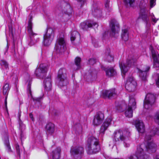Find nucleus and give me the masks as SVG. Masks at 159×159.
I'll list each match as a JSON object with an SVG mask.
<instances>
[{
  "label": "nucleus",
  "mask_w": 159,
  "mask_h": 159,
  "mask_svg": "<svg viewBox=\"0 0 159 159\" xmlns=\"http://www.w3.org/2000/svg\"><path fill=\"white\" fill-rule=\"evenodd\" d=\"M80 35L77 31H73L70 34V39L71 41H74L76 38L80 39Z\"/></svg>",
  "instance_id": "nucleus-34"
},
{
  "label": "nucleus",
  "mask_w": 159,
  "mask_h": 159,
  "mask_svg": "<svg viewBox=\"0 0 159 159\" xmlns=\"http://www.w3.org/2000/svg\"><path fill=\"white\" fill-rule=\"evenodd\" d=\"M125 115L126 117L131 118L133 116V109L131 107H128L125 112Z\"/></svg>",
  "instance_id": "nucleus-33"
},
{
  "label": "nucleus",
  "mask_w": 159,
  "mask_h": 159,
  "mask_svg": "<svg viewBox=\"0 0 159 159\" xmlns=\"http://www.w3.org/2000/svg\"><path fill=\"white\" fill-rule=\"evenodd\" d=\"M154 159H159V155H156L154 157Z\"/></svg>",
  "instance_id": "nucleus-55"
},
{
  "label": "nucleus",
  "mask_w": 159,
  "mask_h": 159,
  "mask_svg": "<svg viewBox=\"0 0 159 159\" xmlns=\"http://www.w3.org/2000/svg\"><path fill=\"white\" fill-rule=\"evenodd\" d=\"M109 0H107L106 3L105 5V10L108 11H111V8L109 6Z\"/></svg>",
  "instance_id": "nucleus-42"
},
{
  "label": "nucleus",
  "mask_w": 159,
  "mask_h": 159,
  "mask_svg": "<svg viewBox=\"0 0 159 159\" xmlns=\"http://www.w3.org/2000/svg\"><path fill=\"white\" fill-rule=\"evenodd\" d=\"M0 63L2 67L7 69L8 68V64L5 61L1 60L0 61Z\"/></svg>",
  "instance_id": "nucleus-40"
},
{
  "label": "nucleus",
  "mask_w": 159,
  "mask_h": 159,
  "mask_svg": "<svg viewBox=\"0 0 159 159\" xmlns=\"http://www.w3.org/2000/svg\"><path fill=\"white\" fill-rule=\"evenodd\" d=\"M117 95V92L114 88L102 92V96L104 98L111 99L116 97Z\"/></svg>",
  "instance_id": "nucleus-14"
},
{
  "label": "nucleus",
  "mask_w": 159,
  "mask_h": 159,
  "mask_svg": "<svg viewBox=\"0 0 159 159\" xmlns=\"http://www.w3.org/2000/svg\"><path fill=\"white\" fill-rule=\"evenodd\" d=\"M105 58L109 62H111L113 60V57L110 53V50L108 48L106 49L104 56Z\"/></svg>",
  "instance_id": "nucleus-25"
},
{
  "label": "nucleus",
  "mask_w": 159,
  "mask_h": 159,
  "mask_svg": "<svg viewBox=\"0 0 159 159\" xmlns=\"http://www.w3.org/2000/svg\"><path fill=\"white\" fill-rule=\"evenodd\" d=\"M97 59L95 58H92L89 60V64L91 65H93L96 62Z\"/></svg>",
  "instance_id": "nucleus-43"
},
{
  "label": "nucleus",
  "mask_w": 159,
  "mask_h": 159,
  "mask_svg": "<svg viewBox=\"0 0 159 159\" xmlns=\"http://www.w3.org/2000/svg\"><path fill=\"white\" fill-rule=\"evenodd\" d=\"M137 83L134 78H129L125 84V88L129 92L134 91L136 88Z\"/></svg>",
  "instance_id": "nucleus-13"
},
{
  "label": "nucleus",
  "mask_w": 159,
  "mask_h": 159,
  "mask_svg": "<svg viewBox=\"0 0 159 159\" xmlns=\"http://www.w3.org/2000/svg\"><path fill=\"white\" fill-rule=\"evenodd\" d=\"M16 153L17 155H19V156H20V150L19 148V146L18 145H17L16 146Z\"/></svg>",
  "instance_id": "nucleus-48"
},
{
  "label": "nucleus",
  "mask_w": 159,
  "mask_h": 159,
  "mask_svg": "<svg viewBox=\"0 0 159 159\" xmlns=\"http://www.w3.org/2000/svg\"><path fill=\"white\" fill-rule=\"evenodd\" d=\"M32 17L31 16L28 21V26L27 27V30H30L32 29Z\"/></svg>",
  "instance_id": "nucleus-41"
},
{
  "label": "nucleus",
  "mask_w": 159,
  "mask_h": 159,
  "mask_svg": "<svg viewBox=\"0 0 159 159\" xmlns=\"http://www.w3.org/2000/svg\"><path fill=\"white\" fill-rule=\"evenodd\" d=\"M92 14L98 18H100L102 16V10L96 4H93V7L92 9Z\"/></svg>",
  "instance_id": "nucleus-17"
},
{
  "label": "nucleus",
  "mask_w": 159,
  "mask_h": 159,
  "mask_svg": "<svg viewBox=\"0 0 159 159\" xmlns=\"http://www.w3.org/2000/svg\"><path fill=\"white\" fill-rule=\"evenodd\" d=\"M80 61L81 58L80 57H77L75 59V65L74 66H76L77 67L74 68V70H77L79 69L80 68Z\"/></svg>",
  "instance_id": "nucleus-35"
},
{
  "label": "nucleus",
  "mask_w": 159,
  "mask_h": 159,
  "mask_svg": "<svg viewBox=\"0 0 159 159\" xmlns=\"http://www.w3.org/2000/svg\"><path fill=\"white\" fill-rule=\"evenodd\" d=\"M128 107H131L132 109H135L136 107L135 100L133 98L129 97Z\"/></svg>",
  "instance_id": "nucleus-32"
},
{
  "label": "nucleus",
  "mask_w": 159,
  "mask_h": 159,
  "mask_svg": "<svg viewBox=\"0 0 159 159\" xmlns=\"http://www.w3.org/2000/svg\"><path fill=\"white\" fill-rule=\"evenodd\" d=\"M158 20V19H156V18L154 15L152 16V21L154 22V24L156 23L157 21Z\"/></svg>",
  "instance_id": "nucleus-51"
},
{
  "label": "nucleus",
  "mask_w": 159,
  "mask_h": 159,
  "mask_svg": "<svg viewBox=\"0 0 159 159\" xmlns=\"http://www.w3.org/2000/svg\"><path fill=\"white\" fill-rule=\"evenodd\" d=\"M98 25L95 22H93L91 21H85L80 23V27L84 30H87L89 28L92 27L93 26H95Z\"/></svg>",
  "instance_id": "nucleus-18"
},
{
  "label": "nucleus",
  "mask_w": 159,
  "mask_h": 159,
  "mask_svg": "<svg viewBox=\"0 0 159 159\" xmlns=\"http://www.w3.org/2000/svg\"><path fill=\"white\" fill-rule=\"evenodd\" d=\"M152 48L151 49V52L152 57L153 59L154 66L155 67V66L157 65L156 67L159 66V62L158 61V59L157 57V52L152 48V47L150 46Z\"/></svg>",
  "instance_id": "nucleus-24"
},
{
  "label": "nucleus",
  "mask_w": 159,
  "mask_h": 159,
  "mask_svg": "<svg viewBox=\"0 0 159 159\" xmlns=\"http://www.w3.org/2000/svg\"><path fill=\"white\" fill-rule=\"evenodd\" d=\"M28 34L30 38H33L36 43L39 40V37L37 34L34 33L32 30L30 29L27 30Z\"/></svg>",
  "instance_id": "nucleus-27"
},
{
  "label": "nucleus",
  "mask_w": 159,
  "mask_h": 159,
  "mask_svg": "<svg viewBox=\"0 0 159 159\" xmlns=\"http://www.w3.org/2000/svg\"><path fill=\"white\" fill-rule=\"evenodd\" d=\"M145 147L143 144H141L137 146L135 155L139 159H151V157L145 153L144 149Z\"/></svg>",
  "instance_id": "nucleus-10"
},
{
  "label": "nucleus",
  "mask_w": 159,
  "mask_h": 159,
  "mask_svg": "<svg viewBox=\"0 0 159 159\" xmlns=\"http://www.w3.org/2000/svg\"><path fill=\"white\" fill-rule=\"evenodd\" d=\"M29 90L30 91V93L31 92V90H30V88H29Z\"/></svg>",
  "instance_id": "nucleus-58"
},
{
  "label": "nucleus",
  "mask_w": 159,
  "mask_h": 159,
  "mask_svg": "<svg viewBox=\"0 0 159 159\" xmlns=\"http://www.w3.org/2000/svg\"><path fill=\"white\" fill-rule=\"evenodd\" d=\"M50 77H48L44 80L43 83L44 88L46 91H48L51 90L52 87Z\"/></svg>",
  "instance_id": "nucleus-23"
},
{
  "label": "nucleus",
  "mask_w": 159,
  "mask_h": 159,
  "mask_svg": "<svg viewBox=\"0 0 159 159\" xmlns=\"http://www.w3.org/2000/svg\"><path fill=\"white\" fill-rule=\"evenodd\" d=\"M90 74L89 75V78L90 80H93L95 79L96 76L97 72L95 70H93L92 71L90 72Z\"/></svg>",
  "instance_id": "nucleus-38"
},
{
  "label": "nucleus",
  "mask_w": 159,
  "mask_h": 159,
  "mask_svg": "<svg viewBox=\"0 0 159 159\" xmlns=\"http://www.w3.org/2000/svg\"><path fill=\"white\" fill-rule=\"evenodd\" d=\"M129 33L128 27L125 26H123L122 29L121 37L124 41H126L128 40Z\"/></svg>",
  "instance_id": "nucleus-22"
},
{
  "label": "nucleus",
  "mask_w": 159,
  "mask_h": 159,
  "mask_svg": "<svg viewBox=\"0 0 159 159\" xmlns=\"http://www.w3.org/2000/svg\"><path fill=\"white\" fill-rule=\"evenodd\" d=\"M9 30L10 36L12 37H13L14 32V29L12 27H9Z\"/></svg>",
  "instance_id": "nucleus-45"
},
{
  "label": "nucleus",
  "mask_w": 159,
  "mask_h": 159,
  "mask_svg": "<svg viewBox=\"0 0 159 159\" xmlns=\"http://www.w3.org/2000/svg\"><path fill=\"white\" fill-rule=\"evenodd\" d=\"M30 118L32 119V120L33 121L34 118L33 117V115L32 114L30 113Z\"/></svg>",
  "instance_id": "nucleus-56"
},
{
  "label": "nucleus",
  "mask_w": 159,
  "mask_h": 159,
  "mask_svg": "<svg viewBox=\"0 0 159 159\" xmlns=\"http://www.w3.org/2000/svg\"><path fill=\"white\" fill-rule=\"evenodd\" d=\"M126 159H139L138 157L135 155H130L128 156Z\"/></svg>",
  "instance_id": "nucleus-46"
},
{
  "label": "nucleus",
  "mask_w": 159,
  "mask_h": 159,
  "mask_svg": "<svg viewBox=\"0 0 159 159\" xmlns=\"http://www.w3.org/2000/svg\"><path fill=\"white\" fill-rule=\"evenodd\" d=\"M70 152L75 159H81L83 156L84 149L81 146L72 147L71 148Z\"/></svg>",
  "instance_id": "nucleus-7"
},
{
  "label": "nucleus",
  "mask_w": 159,
  "mask_h": 159,
  "mask_svg": "<svg viewBox=\"0 0 159 159\" xmlns=\"http://www.w3.org/2000/svg\"><path fill=\"white\" fill-rule=\"evenodd\" d=\"M63 6H65L63 8L62 7H58V9L60 11H61L62 13H65L68 16L71 14L72 12V8L70 6L66 3L64 2V4L62 3Z\"/></svg>",
  "instance_id": "nucleus-19"
},
{
  "label": "nucleus",
  "mask_w": 159,
  "mask_h": 159,
  "mask_svg": "<svg viewBox=\"0 0 159 159\" xmlns=\"http://www.w3.org/2000/svg\"><path fill=\"white\" fill-rule=\"evenodd\" d=\"M0 159H1V157H0Z\"/></svg>",
  "instance_id": "nucleus-59"
},
{
  "label": "nucleus",
  "mask_w": 159,
  "mask_h": 159,
  "mask_svg": "<svg viewBox=\"0 0 159 159\" xmlns=\"http://www.w3.org/2000/svg\"><path fill=\"white\" fill-rule=\"evenodd\" d=\"M137 59V57L132 55L128 57L126 62L123 61L120 62V66L123 74V77H124L125 73L128 71L129 68L134 65V63Z\"/></svg>",
  "instance_id": "nucleus-4"
},
{
  "label": "nucleus",
  "mask_w": 159,
  "mask_h": 159,
  "mask_svg": "<svg viewBox=\"0 0 159 159\" xmlns=\"http://www.w3.org/2000/svg\"><path fill=\"white\" fill-rule=\"evenodd\" d=\"M155 97L151 93L148 94L144 101V107L146 109H150L155 102Z\"/></svg>",
  "instance_id": "nucleus-11"
},
{
  "label": "nucleus",
  "mask_w": 159,
  "mask_h": 159,
  "mask_svg": "<svg viewBox=\"0 0 159 159\" xmlns=\"http://www.w3.org/2000/svg\"><path fill=\"white\" fill-rule=\"evenodd\" d=\"M112 120L110 118H107L101 126L100 129V133L104 134L105 131L107 129L108 126L111 125Z\"/></svg>",
  "instance_id": "nucleus-20"
},
{
  "label": "nucleus",
  "mask_w": 159,
  "mask_h": 159,
  "mask_svg": "<svg viewBox=\"0 0 159 159\" xmlns=\"http://www.w3.org/2000/svg\"><path fill=\"white\" fill-rule=\"evenodd\" d=\"M56 44V49L58 52L63 53L66 49V42L63 37L59 36L57 40Z\"/></svg>",
  "instance_id": "nucleus-9"
},
{
  "label": "nucleus",
  "mask_w": 159,
  "mask_h": 159,
  "mask_svg": "<svg viewBox=\"0 0 159 159\" xmlns=\"http://www.w3.org/2000/svg\"><path fill=\"white\" fill-rule=\"evenodd\" d=\"M9 84L7 83L5 84L3 87V95L7 96L8 92L9 90Z\"/></svg>",
  "instance_id": "nucleus-37"
},
{
  "label": "nucleus",
  "mask_w": 159,
  "mask_h": 159,
  "mask_svg": "<svg viewBox=\"0 0 159 159\" xmlns=\"http://www.w3.org/2000/svg\"><path fill=\"white\" fill-rule=\"evenodd\" d=\"M79 3V5H80V7H82L84 4L85 0H76Z\"/></svg>",
  "instance_id": "nucleus-49"
},
{
  "label": "nucleus",
  "mask_w": 159,
  "mask_h": 159,
  "mask_svg": "<svg viewBox=\"0 0 159 159\" xmlns=\"http://www.w3.org/2000/svg\"><path fill=\"white\" fill-rule=\"evenodd\" d=\"M156 4V0H150V6L151 8L154 7Z\"/></svg>",
  "instance_id": "nucleus-47"
},
{
  "label": "nucleus",
  "mask_w": 159,
  "mask_h": 159,
  "mask_svg": "<svg viewBox=\"0 0 159 159\" xmlns=\"http://www.w3.org/2000/svg\"><path fill=\"white\" fill-rule=\"evenodd\" d=\"M4 144L6 146V149L7 150L8 152H11L12 151L10 145L9 140L8 138L5 141Z\"/></svg>",
  "instance_id": "nucleus-39"
},
{
  "label": "nucleus",
  "mask_w": 159,
  "mask_h": 159,
  "mask_svg": "<svg viewBox=\"0 0 159 159\" xmlns=\"http://www.w3.org/2000/svg\"><path fill=\"white\" fill-rule=\"evenodd\" d=\"M7 96H6L5 97V105L6 107H7Z\"/></svg>",
  "instance_id": "nucleus-54"
},
{
  "label": "nucleus",
  "mask_w": 159,
  "mask_h": 159,
  "mask_svg": "<svg viewBox=\"0 0 159 159\" xmlns=\"http://www.w3.org/2000/svg\"><path fill=\"white\" fill-rule=\"evenodd\" d=\"M139 18L142 19L146 23H147L149 21V19L147 13L143 10H141Z\"/></svg>",
  "instance_id": "nucleus-26"
},
{
  "label": "nucleus",
  "mask_w": 159,
  "mask_h": 159,
  "mask_svg": "<svg viewBox=\"0 0 159 159\" xmlns=\"http://www.w3.org/2000/svg\"><path fill=\"white\" fill-rule=\"evenodd\" d=\"M124 2L127 7H133L134 6V0H124Z\"/></svg>",
  "instance_id": "nucleus-36"
},
{
  "label": "nucleus",
  "mask_w": 159,
  "mask_h": 159,
  "mask_svg": "<svg viewBox=\"0 0 159 159\" xmlns=\"http://www.w3.org/2000/svg\"><path fill=\"white\" fill-rule=\"evenodd\" d=\"M47 71L46 65L42 64H40L39 67L36 69L35 73L37 76L43 79L45 76Z\"/></svg>",
  "instance_id": "nucleus-12"
},
{
  "label": "nucleus",
  "mask_w": 159,
  "mask_h": 159,
  "mask_svg": "<svg viewBox=\"0 0 159 159\" xmlns=\"http://www.w3.org/2000/svg\"><path fill=\"white\" fill-rule=\"evenodd\" d=\"M104 119V114L102 112L99 111L94 117L93 124L96 126L99 125L103 122Z\"/></svg>",
  "instance_id": "nucleus-16"
},
{
  "label": "nucleus",
  "mask_w": 159,
  "mask_h": 159,
  "mask_svg": "<svg viewBox=\"0 0 159 159\" xmlns=\"http://www.w3.org/2000/svg\"><path fill=\"white\" fill-rule=\"evenodd\" d=\"M66 73V70L64 68L59 70L56 79V83L59 86L62 87L69 84Z\"/></svg>",
  "instance_id": "nucleus-5"
},
{
  "label": "nucleus",
  "mask_w": 159,
  "mask_h": 159,
  "mask_svg": "<svg viewBox=\"0 0 159 159\" xmlns=\"http://www.w3.org/2000/svg\"><path fill=\"white\" fill-rule=\"evenodd\" d=\"M55 29L51 27L47 29V32L43 36V43L45 46H49L54 37Z\"/></svg>",
  "instance_id": "nucleus-6"
},
{
  "label": "nucleus",
  "mask_w": 159,
  "mask_h": 159,
  "mask_svg": "<svg viewBox=\"0 0 159 159\" xmlns=\"http://www.w3.org/2000/svg\"><path fill=\"white\" fill-rule=\"evenodd\" d=\"M94 46L96 48L98 47V46L96 45V44H94Z\"/></svg>",
  "instance_id": "nucleus-57"
},
{
  "label": "nucleus",
  "mask_w": 159,
  "mask_h": 159,
  "mask_svg": "<svg viewBox=\"0 0 159 159\" xmlns=\"http://www.w3.org/2000/svg\"><path fill=\"white\" fill-rule=\"evenodd\" d=\"M61 149L57 148L54 151H52L51 154L52 159H59L60 157Z\"/></svg>",
  "instance_id": "nucleus-28"
},
{
  "label": "nucleus",
  "mask_w": 159,
  "mask_h": 159,
  "mask_svg": "<svg viewBox=\"0 0 159 159\" xmlns=\"http://www.w3.org/2000/svg\"><path fill=\"white\" fill-rule=\"evenodd\" d=\"M135 126L139 132L143 133L145 131V126L141 120H137L135 123Z\"/></svg>",
  "instance_id": "nucleus-21"
},
{
  "label": "nucleus",
  "mask_w": 159,
  "mask_h": 159,
  "mask_svg": "<svg viewBox=\"0 0 159 159\" xmlns=\"http://www.w3.org/2000/svg\"><path fill=\"white\" fill-rule=\"evenodd\" d=\"M126 105L124 102H116L115 108L120 112H122L125 109Z\"/></svg>",
  "instance_id": "nucleus-31"
},
{
  "label": "nucleus",
  "mask_w": 159,
  "mask_h": 159,
  "mask_svg": "<svg viewBox=\"0 0 159 159\" xmlns=\"http://www.w3.org/2000/svg\"><path fill=\"white\" fill-rule=\"evenodd\" d=\"M150 68V67L148 66H144L143 68V70H139V75L141 79L144 81H145L148 75H149L148 71Z\"/></svg>",
  "instance_id": "nucleus-15"
},
{
  "label": "nucleus",
  "mask_w": 159,
  "mask_h": 159,
  "mask_svg": "<svg viewBox=\"0 0 159 159\" xmlns=\"http://www.w3.org/2000/svg\"><path fill=\"white\" fill-rule=\"evenodd\" d=\"M152 131L149 133H147L144 138V142L143 144L145 147L144 149V151H146L149 152H154L156 150L157 145L152 141V137L153 136Z\"/></svg>",
  "instance_id": "nucleus-3"
},
{
  "label": "nucleus",
  "mask_w": 159,
  "mask_h": 159,
  "mask_svg": "<svg viewBox=\"0 0 159 159\" xmlns=\"http://www.w3.org/2000/svg\"><path fill=\"white\" fill-rule=\"evenodd\" d=\"M157 85L159 87V75L158 76L157 80L156 81Z\"/></svg>",
  "instance_id": "nucleus-52"
},
{
  "label": "nucleus",
  "mask_w": 159,
  "mask_h": 159,
  "mask_svg": "<svg viewBox=\"0 0 159 159\" xmlns=\"http://www.w3.org/2000/svg\"><path fill=\"white\" fill-rule=\"evenodd\" d=\"M24 134L23 132H22V131H21L20 133V138L21 140H22V139H24Z\"/></svg>",
  "instance_id": "nucleus-53"
},
{
  "label": "nucleus",
  "mask_w": 159,
  "mask_h": 159,
  "mask_svg": "<svg viewBox=\"0 0 159 159\" xmlns=\"http://www.w3.org/2000/svg\"><path fill=\"white\" fill-rule=\"evenodd\" d=\"M42 98L41 97L36 98H34V100L36 102H40L41 101Z\"/></svg>",
  "instance_id": "nucleus-50"
},
{
  "label": "nucleus",
  "mask_w": 159,
  "mask_h": 159,
  "mask_svg": "<svg viewBox=\"0 0 159 159\" xmlns=\"http://www.w3.org/2000/svg\"><path fill=\"white\" fill-rule=\"evenodd\" d=\"M36 42L34 41L33 38L30 37V39L28 41V44L30 46L34 45Z\"/></svg>",
  "instance_id": "nucleus-44"
},
{
  "label": "nucleus",
  "mask_w": 159,
  "mask_h": 159,
  "mask_svg": "<svg viewBox=\"0 0 159 159\" xmlns=\"http://www.w3.org/2000/svg\"><path fill=\"white\" fill-rule=\"evenodd\" d=\"M110 26L111 27L110 36L116 38L119 35V32L120 30L118 23L115 19L111 20L110 22Z\"/></svg>",
  "instance_id": "nucleus-8"
},
{
  "label": "nucleus",
  "mask_w": 159,
  "mask_h": 159,
  "mask_svg": "<svg viewBox=\"0 0 159 159\" xmlns=\"http://www.w3.org/2000/svg\"><path fill=\"white\" fill-rule=\"evenodd\" d=\"M54 127V125L53 124L51 123L48 124L46 127L47 133L50 134H52L55 130Z\"/></svg>",
  "instance_id": "nucleus-29"
},
{
  "label": "nucleus",
  "mask_w": 159,
  "mask_h": 159,
  "mask_svg": "<svg viewBox=\"0 0 159 159\" xmlns=\"http://www.w3.org/2000/svg\"><path fill=\"white\" fill-rule=\"evenodd\" d=\"M130 135V133L128 130H117L113 134V140L116 142L123 141L124 146L129 147L131 143Z\"/></svg>",
  "instance_id": "nucleus-1"
},
{
  "label": "nucleus",
  "mask_w": 159,
  "mask_h": 159,
  "mask_svg": "<svg viewBox=\"0 0 159 159\" xmlns=\"http://www.w3.org/2000/svg\"><path fill=\"white\" fill-rule=\"evenodd\" d=\"M87 152L89 154L95 153L99 151L100 149L99 140L93 136L89 137L87 140Z\"/></svg>",
  "instance_id": "nucleus-2"
},
{
  "label": "nucleus",
  "mask_w": 159,
  "mask_h": 159,
  "mask_svg": "<svg viewBox=\"0 0 159 159\" xmlns=\"http://www.w3.org/2000/svg\"><path fill=\"white\" fill-rule=\"evenodd\" d=\"M105 71L106 72V75L108 77L114 76L116 74V72L112 67L106 68L105 69Z\"/></svg>",
  "instance_id": "nucleus-30"
}]
</instances>
